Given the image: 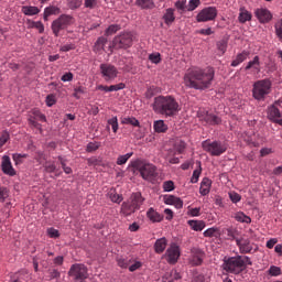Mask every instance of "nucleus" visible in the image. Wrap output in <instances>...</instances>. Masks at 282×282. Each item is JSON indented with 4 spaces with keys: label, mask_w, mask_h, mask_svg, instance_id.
I'll use <instances>...</instances> for the list:
<instances>
[{
    "label": "nucleus",
    "mask_w": 282,
    "mask_h": 282,
    "mask_svg": "<svg viewBox=\"0 0 282 282\" xmlns=\"http://www.w3.org/2000/svg\"><path fill=\"white\" fill-rule=\"evenodd\" d=\"M108 43V39L106 36H100L97 39L95 45H94V51L96 53L102 54V52H105V47Z\"/></svg>",
    "instance_id": "21"
},
{
    "label": "nucleus",
    "mask_w": 282,
    "mask_h": 282,
    "mask_svg": "<svg viewBox=\"0 0 282 282\" xmlns=\"http://www.w3.org/2000/svg\"><path fill=\"white\" fill-rule=\"evenodd\" d=\"M149 59L151 61L152 64L158 65L160 62H162V57L160 53H152L149 56Z\"/></svg>",
    "instance_id": "47"
},
{
    "label": "nucleus",
    "mask_w": 282,
    "mask_h": 282,
    "mask_svg": "<svg viewBox=\"0 0 282 282\" xmlns=\"http://www.w3.org/2000/svg\"><path fill=\"white\" fill-rule=\"evenodd\" d=\"M85 93V88L83 86H78L74 89V98L79 100L80 96Z\"/></svg>",
    "instance_id": "52"
},
{
    "label": "nucleus",
    "mask_w": 282,
    "mask_h": 282,
    "mask_svg": "<svg viewBox=\"0 0 282 282\" xmlns=\"http://www.w3.org/2000/svg\"><path fill=\"white\" fill-rule=\"evenodd\" d=\"M1 171L3 174L9 175V176L17 175V172L13 169L12 162L10 161V158L8 155L2 156Z\"/></svg>",
    "instance_id": "15"
},
{
    "label": "nucleus",
    "mask_w": 282,
    "mask_h": 282,
    "mask_svg": "<svg viewBox=\"0 0 282 282\" xmlns=\"http://www.w3.org/2000/svg\"><path fill=\"white\" fill-rule=\"evenodd\" d=\"M272 83L269 78L257 80L253 84L252 97L254 100H265L267 96L271 93Z\"/></svg>",
    "instance_id": "4"
},
{
    "label": "nucleus",
    "mask_w": 282,
    "mask_h": 282,
    "mask_svg": "<svg viewBox=\"0 0 282 282\" xmlns=\"http://www.w3.org/2000/svg\"><path fill=\"white\" fill-rule=\"evenodd\" d=\"M131 260L124 259V258H119L117 259V265H119L122 269H127L130 264Z\"/></svg>",
    "instance_id": "49"
},
{
    "label": "nucleus",
    "mask_w": 282,
    "mask_h": 282,
    "mask_svg": "<svg viewBox=\"0 0 282 282\" xmlns=\"http://www.w3.org/2000/svg\"><path fill=\"white\" fill-rule=\"evenodd\" d=\"M202 263H203V258H202V256L195 254V256L192 258V264H194V265H202Z\"/></svg>",
    "instance_id": "59"
},
{
    "label": "nucleus",
    "mask_w": 282,
    "mask_h": 282,
    "mask_svg": "<svg viewBox=\"0 0 282 282\" xmlns=\"http://www.w3.org/2000/svg\"><path fill=\"white\" fill-rule=\"evenodd\" d=\"M274 29L276 37L282 42V19L275 23Z\"/></svg>",
    "instance_id": "46"
},
{
    "label": "nucleus",
    "mask_w": 282,
    "mask_h": 282,
    "mask_svg": "<svg viewBox=\"0 0 282 282\" xmlns=\"http://www.w3.org/2000/svg\"><path fill=\"white\" fill-rule=\"evenodd\" d=\"M132 156H133V152H129L123 155H120L119 158H117L116 164L119 166H122V165L127 164L129 159Z\"/></svg>",
    "instance_id": "36"
},
{
    "label": "nucleus",
    "mask_w": 282,
    "mask_h": 282,
    "mask_svg": "<svg viewBox=\"0 0 282 282\" xmlns=\"http://www.w3.org/2000/svg\"><path fill=\"white\" fill-rule=\"evenodd\" d=\"M200 121L205 122L206 124H210V126L221 123V119L214 113H206L205 116L200 117Z\"/></svg>",
    "instance_id": "20"
},
{
    "label": "nucleus",
    "mask_w": 282,
    "mask_h": 282,
    "mask_svg": "<svg viewBox=\"0 0 282 282\" xmlns=\"http://www.w3.org/2000/svg\"><path fill=\"white\" fill-rule=\"evenodd\" d=\"M44 170L46 173L52 174L56 172V165L54 161H46L44 164Z\"/></svg>",
    "instance_id": "38"
},
{
    "label": "nucleus",
    "mask_w": 282,
    "mask_h": 282,
    "mask_svg": "<svg viewBox=\"0 0 282 282\" xmlns=\"http://www.w3.org/2000/svg\"><path fill=\"white\" fill-rule=\"evenodd\" d=\"M107 195L115 204H120L122 202V195L118 194L116 189H110Z\"/></svg>",
    "instance_id": "33"
},
{
    "label": "nucleus",
    "mask_w": 282,
    "mask_h": 282,
    "mask_svg": "<svg viewBox=\"0 0 282 282\" xmlns=\"http://www.w3.org/2000/svg\"><path fill=\"white\" fill-rule=\"evenodd\" d=\"M148 217L152 223H162L164 219V216L159 212H155L153 208L149 209Z\"/></svg>",
    "instance_id": "29"
},
{
    "label": "nucleus",
    "mask_w": 282,
    "mask_h": 282,
    "mask_svg": "<svg viewBox=\"0 0 282 282\" xmlns=\"http://www.w3.org/2000/svg\"><path fill=\"white\" fill-rule=\"evenodd\" d=\"M144 198L140 193H133L128 202L122 203L121 214L130 217L143 205Z\"/></svg>",
    "instance_id": "3"
},
{
    "label": "nucleus",
    "mask_w": 282,
    "mask_h": 282,
    "mask_svg": "<svg viewBox=\"0 0 282 282\" xmlns=\"http://www.w3.org/2000/svg\"><path fill=\"white\" fill-rule=\"evenodd\" d=\"M120 30V26L119 25H115V24H112V25H110V26H108L107 29H106V35H112V34H115V33H117V31H119Z\"/></svg>",
    "instance_id": "53"
},
{
    "label": "nucleus",
    "mask_w": 282,
    "mask_h": 282,
    "mask_svg": "<svg viewBox=\"0 0 282 282\" xmlns=\"http://www.w3.org/2000/svg\"><path fill=\"white\" fill-rule=\"evenodd\" d=\"M234 218L238 221V223H242V224H251V218L249 216H246L243 214V212H237L234 216Z\"/></svg>",
    "instance_id": "32"
},
{
    "label": "nucleus",
    "mask_w": 282,
    "mask_h": 282,
    "mask_svg": "<svg viewBox=\"0 0 282 282\" xmlns=\"http://www.w3.org/2000/svg\"><path fill=\"white\" fill-rule=\"evenodd\" d=\"M223 268L230 274H240L245 270V261L242 256L229 257L224 260Z\"/></svg>",
    "instance_id": "6"
},
{
    "label": "nucleus",
    "mask_w": 282,
    "mask_h": 282,
    "mask_svg": "<svg viewBox=\"0 0 282 282\" xmlns=\"http://www.w3.org/2000/svg\"><path fill=\"white\" fill-rule=\"evenodd\" d=\"M229 199H231L232 203L238 204L241 200V196L238 193H231L229 194Z\"/></svg>",
    "instance_id": "60"
},
{
    "label": "nucleus",
    "mask_w": 282,
    "mask_h": 282,
    "mask_svg": "<svg viewBox=\"0 0 282 282\" xmlns=\"http://www.w3.org/2000/svg\"><path fill=\"white\" fill-rule=\"evenodd\" d=\"M74 78V75L73 73L68 72V73H65L64 76L62 77V82L63 83H70Z\"/></svg>",
    "instance_id": "62"
},
{
    "label": "nucleus",
    "mask_w": 282,
    "mask_h": 282,
    "mask_svg": "<svg viewBox=\"0 0 282 282\" xmlns=\"http://www.w3.org/2000/svg\"><path fill=\"white\" fill-rule=\"evenodd\" d=\"M180 258V248L177 245H171L166 251V259L170 264H176Z\"/></svg>",
    "instance_id": "16"
},
{
    "label": "nucleus",
    "mask_w": 282,
    "mask_h": 282,
    "mask_svg": "<svg viewBox=\"0 0 282 282\" xmlns=\"http://www.w3.org/2000/svg\"><path fill=\"white\" fill-rule=\"evenodd\" d=\"M28 158L26 153H13L12 154V160L15 162V166H20L23 164L24 159Z\"/></svg>",
    "instance_id": "34"
},
{
    "label": "nucleus",
    "mask_w": 282,
    "mask_h": 282,
    "mask_svg": "<svg viewBox=\"0 0 282 282\" xmlns=\"http://www.w3.org/2000/svg\"><path fill=\"white\" fill-rule=\"evenodd\" d=\"M216 232H219V229L218 228H216V227H209L208 229H206L205 231H204V237L205 238H213V237H215V234Z\"/></svg>",
    "instance_id": "45"
},
{
    "label": "nucleus",
    "mask_w": 282,
    "mask_h": 282,
    "mask_svg": "<svg viewBox=\"0 0 282 282\" xmlns=\"http://www.w3.org/2000/svg\"><path fill=\"white\" fill-rule=\"evenodd\" d=\"M185 149H186L185 142L180 141L178 143H176V151L178 152V154H182Z\"/></svg>",
    "instance_id": "63"
},
{
    "label": "nucleus",
    "mask_w": 282,
    "mask_h": 282,
    "mask_svg": "<svg viewBox=\"0 0 282 282\" xmlns=\"http://www.w3.org/2000/svg\"><path fill=\"white\" fill-rule=\"evenodd\" d=\"M137 6L142 9H153L155 4L153 0H137Z\"/></svg>",
    "instance_id": "35"
},
{
    "label": "nucleus",
    "mask_w": 282,
    "mask_h": 282,
    "mask_svg": "<svg viewBox=\"0 0 282 282\" xmlns=\"http://www.w3.org/2000/svg\"><path fill=\"white\" fill-rule=\"evenodd\" d=\"M124 88H126V84L120 83V84H117V85L109 86V93L110 91H120V90H123Z\"/></svg>",
    "instance_id": "55"
},
{
    "label": "nucleus",
    "mask_w": 282,
    "mask_h": 282,
    "mask_svg": "<svg viewBox=\"0 0 282 282\" xmlns=\"http://www.w3.org/2000/svg\"><path fill=\"white\" fill-rule=\"evenodd\" d=\"M182 279V275L177 272V270L173 269L170 272H166L163 275L162 280L166 282H175Z\"/></svg>",
    "instance_id": "23"
},
{
    "label": "nucleus",
    "mask_w": 282,
    "mask_h": 282,
    "mask_svg": "<svg viewBox=\"0 0 282 282\" xmlns=\"http://www.w3.org/2000/svg\"><path fill=\"white\" fill-rule=\"evenodd\" d=\"M202 4L200 0H189L188 6H187V11L192 12L196 8H199Z\"/></svg>",
    "instance_id": "44"
},
{
    "label": "nucleus",
    "mask_w": 282,
    "mask_h": 282,
    "mask_svg": "<svg viewBox=\"0 0 282 282\" xmlns=\"http://www.w3.org/2000/svg\"><path fill=\"white\" fill-rule=\"evenodd\" d=\"M236 245L239 248V252L241 254H249L253 250L251 241L249 239L236 238Z\"/></svg>",
    "instance_id": "14"
},
{
    "label": "nucleus",
    "mask_w": 282,
    "mask_h": 282,
    "mask_svg": "<svg viewBox=\"0 0 282 282\" xmlns=\"http://www.w3.org/2000/svg\"><path fill=\"white\" fill-rule=\"evenodd\" d=\"M267 116L272 122L282 126V115L276 105H272L271 107H269Z\"/></svg>",
    "instance_id": "17"
},
{
    "label": "nucleus",
    "mask_w": 282,
    "mask_h": 282,
    "mask_svg": "<svg viewBox=\"0 0 282 282\" xmlns=\"http://www.w3.org/2000/svg\"><path fill=\"white\" fill-rule=\"evenodd\" d=\"M250 53L248 51H243L242 53H238L236 58L231 62L232 67H238L241 65L248 57Z\"/></svg>",
    "instance_id": "26"
},
{
    "label": "nucleus",
    "mask_w": 282,
    "mask_h": 282,
    "mask_svg": "<svg viewBox=\"0 0 282 282\" xmlns=\"http://www.w3.org/2000/svg\"><path fill=\"white\" fill-rule=\"evenodd\" d=\"M269 274L271 276H279L281 274V269L279 267H275V265H272L270 269H269Z\"/></svg>",
    "instance_id": "57"
},
{
    "label": "nucleus",
    "mask_w": 282,
    "mask_h": 282,
    "mask_svg": "<svg viewBox=\"0 0 282 282\" xmlns=\"http://www.w3.org/2000/svg\"><path fill=\"white\" fill-rule=\"evenodd\" d=\"M68 276H72L75 282H84L88 279V269L82 263H75L68 270Z\"/></svg>",
    "instance_id": "9"
},
{
    "label": "nucleus",
    "mask_w": 282,
    "mask_h": 282,
    "mask_svg": "<svg viewBox=\"0 0 282 282\" xmlns=\"http://www.w3.org/2000/svg\"><path fill=\"white\" fill-rule=\"evenodd\" d=\"M74 18L69 14H62L57 20H54L51 24V30L53 31L56 37L59 36V32L67 29L69 25H73Z\"/></svg>",
    "instance_id": "7"
},
{
    "label": "nucleus",
    "mask_w": 282,
    "mask_h": 282,
    "mask_svg": "<svg viewBox=\"0 0 282 282\" xmlns=\"http://www.w3.org/2000/svg\"><path fill=\"white\" fill-rule=\"evenodd\" d=\"M153 130L156 133H166V131L169 130V127L164 122V120L159 119V120H154V122H153Z\"/></svg>",
    "instance_id": "24"
},
{
    "label": "nucleus",
    "mask_w": 282,
    "mask_h": 282,
    "mask_svg": "<svg viewBox=\"0 0 282 282\" xmlns=\"http://www.w3.org/2000/svg\"><path fill=\"white\" fill-rule=\"evenodd\" d=\"M121 124H131L133 127H140V122L138 119H135L134 117H128V118H123L121 120Z\"/></svg>",
    "instance_id": "37"
},
{
    "label": "nucleus",
    "mask_w": 282,
    "mask_h": 282,
    "mask_svg": "<svg viewBox=\"0 0 282 282\" xmlns=\"http://www.w3.org/2000/svg\"><path fill=\"white\" fill-rule=\"evenodd\" d=\"M133 45V34L126 32L120 35H116L112 41V47L115 50H128Z\"/></svg>",
    "instance_id": "8"
},
{
    "label": "nucleus",
    "mask_w": 282,
    "mask_h": 282,
    "mask_svg": "<svg viewBox=\"0 0 282 282\" xmlns=\"http://www.w3.org/2000/svg\"><path fill=\"white\" fill-rule=\"evenodd\" d=\"M21 12L24 13L25 17H35L41 13V10L37 7L24 6L21 8Z\"/></svg>",
    "instance_id": "25"
},
{
    "label": "nucleus",
    "mask_w": 282,
    "mask_h": 282,
    "mask_svg": "<svg viewBox=\"0 0 282 282\" xmlns=\"http://www.w3.org/2000/svg\"><path fill=\"white\" fill-rule=\"evenodd\" d=\"M59 13H61V9L58 7L50 6L44 10V20L47 21V18L52 15H58Z\"/></svg>",
    "instance_id": "30"
},
{
    "label": "nucleus",
    "mask_w": 282,
    "mask_h": 282,
    "mask_svg": "<svg viewBox=\"0 0 282 282\" xmlns=\"http://www.w3.org/2000/svg\"><path fill=\"white\" fill-rule=\"evenodd\" d=\"M217 50L220 52V56H223L226 53V50H228V43L225 40H220L216 44Z\"/></svg>",
    "instance_id": "39"
},
{
    "label": "nucleus",
    "mask_w": 282,
    "mask_h": 282,
    "mask_svg": "<svg viewBox=\"0 0 282 282\" xmlns=\"http://www.w3.org/2000/svg\"><path fill=\"white\" fill-rule=\"evenodd\" d=\"M107 123L111 126L113 133H117V132H118V130H119V123H118V118H117V117H113V118H111V119H108Z\"/></svg>",
    "instance_id": "42"
},
{
    "label": "nucleus",
    "mask_w": 282,
    "mask_h": 282,
    "mask_svg": "<svg viewBox=\"0 0 282 282\" xmlns=\"http://www.w3.org/2000/svg\"><path fill=\"white\" fill-rule=\"evenodd\" d=\"M141 177L148 182H154L158 177L156 167L150 163H141L138 165Z\"/></svg>",
    "instance_id": "10"
},
{
    "label": "nucleus",
    "mask_w": 282,
    "mask_h": 282,
    "mask_svg": "<svg viewBox=\"0 0 282 282\" xmlns=\"http://www.w3.org/2000/svg\"><path fill=\"white\" fill-rule=\"evenodd\" d=\"M152 109L155 113L165 117L177 116L178 111L182 110L177 100L172 95H160L158 97H154L152 102Z\"/></svg>",
    "instance_id": "2"
},
{
    "label": "nucleus",
    "mask_w": 282,
    "mask_h": 282,
    "mask_svg": "<svg viewBox=\"0 0 282 282\" xmlns=\"http://www.w3.org/2000/svg\"><path fill=\"white\" fill-rule=\"evenodd\" d=\"M202 147L205 152H207L210 156L214 158H219L225 152L228 151V143L221 142L219 140H205L202 143Z\"/></svg>",
    "instance_id": "5"
},
{
    "label": "nucleus",
    "mask_w": 282,
    "mask_h": 282,
    "mask_svg": "<svg viewBox=\"0 0 282 282\" xmlns=\"http://www.w3.org/2000/svg\"><path fill=\"white\" fill-rule=\"evenodd\" d=\"M9 141V133L7 131H2L0 137V149Z\"/></svg>",
    "instance_id": "54"
},
{
    "label": "nucleus",
    "mask_w": 282,
    "mask_h": 282,
    "mask_svg": "<svg viewBox=\"0 0 282 282\" xmlns=\"http://www.w3.org/2000/svg\"><path fill=\"white\" fill-rule=\"evenodd\" d=\"M276 243H278V238H271L269 241H267L265 247L267 249L272 250Z\"/></svg>",
    "instance_id": "61"
},
{
    "label": "nucleus",
    "mask_w": 282,
    "mask_h": 282,
    "mask_svg": "<svg viewBox=\"0 0 282 282\" xmlns=\"http://www.w3.org/2000/svg\"><path fill=\"white\" fill-rule=\"evenodd\" d=\"M188 225L192 230L196 232H200L206 227V224L204 220H188Z\"/></svg>",
    "instance_id": "28"
},
{
    "label": "nucleus",
    "mask_w": 282,
    "mask_h": 282,
    "mask_svg": "<svg viewBox=\"0 0 282 282\" xmlns=\"http://www.w3.org/2000/svg\"><path fill=\"white\" fill-rule=\"evenodd\" d=\"M217 13H218V11L215 7L204 8L196 15V22L197 23H206V22L215 21Z\"/></svg>",
    "instance_id": "11"
},
{
    "label": "nucleus",
    "mask_w": 282,
    "mask_h": 282,
    "mask_svg": "<svg viewBox=\"0 0 282 282\" xmlns=\"http://www.w3.org/2000/svg\"><path fill=\"white\" fill-rule=\"evenodd\" d=\"M55 98L54 95H47L46 96V106L47 107H53L55 105Z\"/></svg>",
    "instance_id": "64"
},
{
    "label": "nucleus",
    "mask_w": 282,
    "mask_h": 282,
    "mask_svg": "<svg viewBox=\"0 0 282 282\" xmlns=\"http://www.w3.org/2000/svg\"><path fill=\"white\" fill-rule=\"evenodd\" d=\"M97 6V0H84V7L93 10Z\"/></svg>",
    "instance_id": "58"
},
{
    "label": "nucleus",
    "mask_w": 282,
    "mask_h": 282,
    "mask_svg": "<svg viewBox=\"0 0 282 282\" xmlns=\"http://www.w3.org/2000/svg\"><path fill=\"white\" fill-rule=\"evenodd\" d=\"M9 198V189L6 186H0V203H4Z\"/></svg>",
    "instance_id": "41"
},
{
    "label": "nucleus",
    "mask_w": 282,
    "mask_h": 282,
    "mask_svg": "<svg viewBox=\"0 0 282 282\" xmlns=\"http://www.w3.org/2000/svg\"><path fill=\"white\" fill-rule=\"evenodd\" d=\"M175 199H176V196H174V195H165V196H163V202L166 205H170V206H173Z\"/></svg>",
    "instance_id": "56"
},
{
    "label": "nucleus",
    "mask_w": 282,
    "mask_h": 282,
    "mask_svg": "<svg viewBox=\"0 0 282 282\" xmlns=\"http://www.w3.org/2000/svg\"><path fill=\"white\" fill-rule=\"evenodd\" d=\"M174 189H175V185L173 181H166L165 183H163V191L172 192Z\"/></svg>",
    "instance_id": "51"
},
{
    "label": "nucleus",
    "mask_w": 282,
    "mask_h": 282,
    "mask_svg": "<svg viewBox=\"0 0 282 282\" xmlns=\"http://www.w3.org/2000/svg\"><path fill=\"white\" fill-rule=\"evenodd\" d=\"M99 148H100L99 142H90V143H87L86 145V152L88 153L96 152Z\"/></svg>",
    "instance_id": "43"
},
{
    "label": "nucleus",
    "mask_w": 282,
    "mask_h": 282,
    "mask_svg": "<svg viewBox=\"0 0 282 282\" xmlns=\"http://www.w3.org/2000/svg\"><path fill=\"white\" fill-rule=\"evenodd\" d=\"M210 188H212V180L208 177H204L203 182H200V186H199V193L203 196H206L210 193Z\"/></svg>",
    "instance_id": "22"
},
{
    "label": "nucleus",
    "mask_w": 282,
    "mask_h": 282,
    "mask_svg": "<svg viewBox=\"0 0 282 282\" xmlns=\"http://www.w3.org/2000/svg\"><path fill=\"white\" fill-rule=\"evenodd\" d=\"M47 235L51 239L59 238V230L53 227L47 228Z\"/></svg>",
    "instance_id": "48"
},
{
    "label": "nucleus",
    "mask_w": 282,
    "mask_h": 282,
    "mask_svg": "<svg viewBox=\"0 0 282 282\" xmlns=\"http://www.w3.org/2000/svg\"><path fill=\"white\" fill-rule=\"evenodd\" d=\"M167 241L165 238H160L156 240V243H154V251L158 253H163L164 250L166 249Z\"/></svg>",
    "instance_id": "31"
},
{
    "label": "nucleus",
    "mask_w": 282,
    "mask_h": 282,
    "mask_svg": "<svg viewBox=\"0 0 282 282\" xmlns=\"http://www.w3.org/2000/svg\"><path fill=\"white\" fill-rule=\"evenodd\" d=\"M252 20V13L246 10L245 7L239 8L238 21L241 24L250 22Z\"/></svg>",
    "instance_id": "19"
},
{
    "label": "nucleus",
    "mask_w": 282,
    "mask_h": 282,
    "mask_svg": "<svg viewBox=\"0 0 282 282\" xmlns=\"http://www.w3.org/2000/svg\"><path fill=\"white\" fill-rule=\"evenodd\" d=\"M83 4V0H67V7L70 10L79 9Z\"/></svg>",
    "instance_id": "40"
},
{
    "label": "nucleus",
    "mask_w": 282,
    "mask_h": 282,
    "mask_svg": "<svg viewBox=\"0 0 282 282\" xmlns=\"http://www.w3.org/2000/svg\"><path fill=\"white\" fill-rule=\"evenodd\" d=\"M100 73L106 83H110L118 77V68L111 64H101Z\"/></svg>",
    "instance_id": "13"
},
{
    "label": "nucleus",
    "mask_w": 282,
    "mask_h": 282,
    "mask_svg": "<svg viewBox=\"0 0 282 282\" xmlns=\"http://www.w3.org/2000/svg\"><path fill=\"white\" fill-rule=\"evenodd\" d=\"M175 8L181 12H185V10L187 9L186 7V0H182V1H177L175 2Z\"/></svg>",
    "instance_id": "50"
},
{
    "label": "nucleus",
    "mask_w": 282,
    "mask_h": 282,
    "mask_svg": "<svg viewBox=\"0 0 282 282\" xmlns=\"http://www.w3.org/2000/svg\"><path fill=\"white\" fill-rule=\"evenodd\" d=\"M37 121L46 122V118L45 115L41 112V110L34 109L33 111H31L29 124L39 130L40 133H43L42 124Z\"/></svg>",
    "instance_id": "12"
},
{
    "label": "nucleus",
    "mask_w": 282,
    "mask_h": 282,
    "mask_svg": "<svg viewBox=\"0 0 282 282\" xmlns=\"http://www.w3.org/2000/svg\"><path fill=\"white\" fill-rule=\"evenodd\" d=\"M215 78V70L213 67L208 68H189L183 77V83L189 89L205 91L212 87Z\"/></svg>",
    "instance_id": "1"
},
{
    "label": "nucleus",
    "mask_w": 282,
    "mask_h": 282,
    "mask_svg": "<svg viewBox=\"0 0 282 282\" xmlns=\"http://www.w3.org/2000/svg\"><path fill=\"white\" fill-rule=\"evenodd\" d=\"M175 9L173 8H169L166 11H165V14H163L162 19L163 21L165 22L166 25H172L175 21Z\"/></svg>",
    "instance_id": "27"
},
{
    "label": "nucleus",
    "mask_w": 282,
    "mask_h": 282,
    "mask_svg": "<svg viewBox=\"0 0 282 282\" xmlns=\"http://www.w3.org/2000/svg\"><path fill=\"white\" fill-rule=\"evenodd\" d=\"M254 15L261 24H268L272 20V13L268 9H257Z\"/></svg>",
    "instance_id": "18"
}]
</instances>
